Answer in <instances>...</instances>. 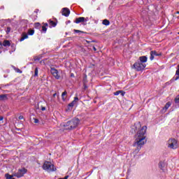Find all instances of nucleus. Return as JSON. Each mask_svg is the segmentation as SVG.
<instances>
[{"label": "nucleus", "mask_w": 179, "mask_h": 179, "mask_svg": "<svg viewBox=\"0 0 179 179\" xmlns=\"http://www.w3.org/2000/svg\"><path fill=\"white\" fill-rule=\"evenodd\" d=\"M148 129V127L143 126L141 124V122H136L133 126H131L132 132H136L135 135V141L134 145L137 146L138 152L141 150V148L146 143V131Z\"/></svg>", "instance_id": "obj_1"}, {"label": "nucleus", "mask_w": 179, "mask_h": 179, "mask_svg": "<svg viewBox=\"0 0 179 179\" xmlns=\"http://www.w3.org/2000/svg\"><path fill=\"white\" fill-rule=\"evenodd\" d=\"M169 149H177L178 148V141L176 138H170L166 143Z\"/></svg>", "instance_id": "obj_2"}, {"label": "nucleus", "mask_w": 179, "mask_h": 179, "mask_svg": "<svg viewBox=\"0 0 179 179\" xmlns=\"http://www.w3.org/2000/svg\"><path fill=\"white\" fill-rule=\"evenodd\" d=\"M43 169L48 173H51V171H55L57 170V168L54 166V164L50 162H45L43 166Z\"/></svg>", "instance_id": "obj_3"}, {"label": "nucleus", "mask_w": 179, "mask_h": 179, "mask_svg": "<svg viewBox=\"0 0 179 179\" xmlns=\"http://www.w3.org/2000/svg\"><path fill=\"white\" fill-rule=\"evenodd\" d=\"M27 173V169L24 168H22L21 169H19L17 173H13L14 177H17V178H20V177H23L24 174Z\"/></svg>", "instance_id": "obj_4"}, {"label": "nucleus", "mask_w": 179, "mask_h": 179, "mask_svg": "<svg viewBox=\"0 0 179 179\" xmlns=\"http://www.w3.org/2000/svg\"><path fill=\"white\" fill-rule=\"evenodd\" d=\"M134 67L138 71H143V69L146 68V64L141 62H136L134 64Z\"/></svg>", "instance_id": "obj_5"}, {"label": "nucleus", "mask_w": 179, "mask_h": 179, "mask_svg": "<svg viewBox=\"0 0 179 179\" xmlns=\"http://www.w3.org/2000/svg\"><path fill=\"white\" fill-rule=\"evenodd\" d=\"M70 122V125L71 127V129H75V128H76V127H78V125H79L80 120H79V119L78 118H74L71 120L69 121Z\"/></svg>", "instance_id": "obj_6"}, {"label": "nucleus", "mask_w": 179, "mask_h": 179, "mask_svg": "<svg viewBox=\"0 0 179 179\" xmlns=\"http://www.w3.org/2000/svg\"><path fill=\"white\" fill-rule=\"evenodd\" d=\"M50 73L55 78V79H59V75L58 74V70L55 69V68L50 69Z\"/></svg>", "instance_id": "obj_7"}, {"label": "nucleus", "mask_w": 179, "mask_h": 179, "mask_svg": "<svg viewBox=\"0 0 179 179\" xmlns=\"http://www.w3.org/2000/svg\"><path fill=\"white\" fill-rule=\"evenodd\" d=\"M89 20V17L85 18V17H80L76 19L75 22L77 24L83 23V22H87Z\"/></svg>", "instance_id": "obj_8"}, {"label": "nucleus", "mask_w": 179, "mask_h": 179, "mask_svg": "<svg viewBox=\"0 0 179 179\" xmlns=\"http://www.w3.org/2000/svg\"><path fill=\"white\" fill-rule=\"evenodd\" d=\"M61 127L62 128H64V129H72V127H71V122L69 121L62 124Z\"/></svg>", "instance_id": "obj_9"}, {"label": "nucleus", "mask_w": 179, "mask_h": 179, "mask_svg": "<svg viewBox=\"0 0 179 179\" xmlns=\"http://www.w3.org/2000/svg\"><path fill=\"white\" fill-rule=\"evenodd\" d=\"M70 13H71V10H69V9L68 8H62L63 16H66V17H68V16H69Z\"/></svg>", "instance_id": "obj_10"}, {"label": "nucleus", "mask_w": 179, "mask_h": 179, "mask_svg": "<svg viewBox=\"0 0 179 179\" xmlns=\"http://www.w3.org/2000/svg\"><path fill=\"white\" fill-rule=\"evenodd\" d=\"M159 167L162 170V171H166V162H160L159 164Z\"/></svg>", "instance_id": "obj_11"}, {"label": "nucleus", "mask_w": 179, "mask_h": 179, "mask_svg": "<svg viewBox=\"0 0 179 179\" xmlns=\"http://www.w3.org/2000/svg\"><path fill=\"white\" fill-rule=\"evenodd\" d=\"M77 101H79V98H78V96H76L75 98H74V100L71 102V103H70L69 104V107H73V106H75V104H76V102Z\"/></svg>", "instance_id": "obj_12"}, {"label": "nucleus", "mask_w": 179, "mask_h": 179, "mask_svg": "<svg viewBox=\"0 0 179 179\" xmlns=\"http://www.w3.org/2000/svg\"><path fill=\"white\" fill-rule=\"evenodd\" d=\"M170 106H171V103H166L165 106L162 109V113H166V111H167V110H169V108H170Z\"/></svg>", "instance_id": "obj_13"}, {"label": "nucleus", "mask_w": 179, "mask_h": 179, "mask_svg": "<svg viewBox=\"0 0 179 179\" xmlns=\"http://www.w3.org/2000/svg\"><path fill=\"white\" fill-rule=\"evenodd\" d=\"M47 27H48V23H47V22L43 23L42 31H43V33H46Z\"/></svg>", "instance_id": "obj_14"}, {"label": "nucleus", "mask_w": 179, "mask_h": 179, "mask_svg": "<svg viewBox=\"0 0 179 179\" xmlns=\"http://www.w3.org/2000/svg\"><path fill=\"white\" fill-rule=\"evenodd\" d=\"M139 60L141 62V64H143V62H148V57L141 56L139 57Z\"/></svg>", "instance_id": "obj_15"}, {"label": "nucleus", "mask_w": 179, "mask_h": 179, "mask_svg": "<svg viewBox=\"0 0 179 179\" xmlns=\"http://www.w3.org/2000/svg\"><path fill=\"white\" fill-rule=\"evenodd\" d=\"M3 47H10V42H9V41H8V40H5L3 42Z\"/></svg>", "instance_id": "obj_16"}, {"label": "nucleus", "mask_w": 179, "mask_h": 179, "mask_svg": "<svg viewBox=\"0 0 179 179\" xmlns=\"http://www.w3.org/2000/svg\"><path fill=\"white\" fill-rule=\"evenodd\" d=\"M49 24L50 27H55L57 26V23L51 20H49Z\"/></svg>", "instance_id": "obj_17"}, {"label": "nucleus", "mask_w": 179, "mask_h": 179, "mask_svg": "<svg viewBox=\"0 0 179 179\" xmlns=\"http://www.w3.org/2000/svg\"><path fill=\"white\" fill-rule=\"evenodd\" d=\"M150 54V61H153L155 59V50L151 51Z\"/></svg>", "instance_id": "obj_18"}, {"label": "nucleus", "mask_w": 179, "mask_h": 179, "mask_svg": "<svg viewBox=\"0 0 179 179\" xmlns=\"http://www.w3.org/2000/svg\"><path fill=\"white\" fill-rule=\"evenodd\" d=\"M26 38H29V36L26 34H23L20 41H24V40H26Z\"/></svg>", "instance_id": "obj_19"}, {"label": "nucleus", "mask_w": 179, "mask_h": 179, "mask_svg": "<svg viewBox=\"0 0 179 179\" xmlns=\"http://www.w3.org/2000/svg\"><path fill=\"white\" fill-rule=\"evenodd\" d=\"M66 91H64L62 94V99L64 101H65V100H66V97L65 96H66Z\"/></svg>", "instance_id": "obj_20"}, {"label": "nucleus", "mask_w": 179, "mask_h": 179, "mask_svg": "<svg viewBox=\"0 0 179 179\" xmlns=\"http://www.w3.org/2000/svg\"><path fill=\"white\" fill-rule=\"evenodd\" d=\"M102 23L105 26H109L110 25V21H108V20H103Z\"/></svg>", "instance_id": "obj_21"}, {"label": "nucleus", "mask_w": 179, "mask_h": 179, "mask_svg": "<svg viewBox=\"0 0 179 179\" xmlns=\"http://www.w3.org/2000/svg\"><path fill=\"white\" fill-rule=\"evenodd\" d=\"M28 34H29V36H33V34H34V29H29Z\"/></svg>", "instance_id": "obj_22"}, {"label": "nucleus", "mask_w": 179, "mask_h": 179, "mask_svg": "<svg viewBox=\"0 0 179 179\" xmlns=\"http://www.w3.org/2000/svg\"><path fill=\"white\" fill-rule=\"evenodd\" d=\"M5 99H6V95L5 94L0 95V100H5Z\"/></svg>", "instance_id": "obj_23"}, {"label": "nucleus", "mask_w": 179, "mask_h": 179, "mask_svg": "<svg viewBox=\"0 0 179 179\" xmlns=\"http://www.w3.org/2000/svg\"><path fill=\"white\" fill-rule=\"evenodd\" d=\"M10 30H11L10 27H8L6 28V32L7 33V34H9V33H10Z\"/></svg>", "instance_id": "obj_24"}, {"label": "nucleus", "mask_w": 179, "mask_h": 179, "mask_svg": "<svg viewBox=\"0 0 179 179\" xmlns=\"http://www.w3.org/2000/svg\"><path fill=\"white\" fill-rule=\"evenodd\" d=\"M74 33H85L83 31L78 30V29H74L73 30Z\"/></svg>", "instance_id": "obj_25"}, {"label": "nucleus", "mask_w": 179, "mask_h": 179, "mask_svg": "<svg viewBox=\"0 0 179 179\" xmlns=\"http://www.w3.org/2000/svg\"><path fill=\"white\" fill-rule=\"evenodd\" d=\"M34 76H38V69L37 68L35 69Z\"/></svg>", "instance_id": "obj_26"}, {"label": "nucleus", "mask_w": 179, "mask_h": 179, "mask_svg": "<svg viewBox=\"0 0 179 179\" xmlns=\"http://www.w3.org/2000/svg\"><path fill=\"white\" fill-rule=\"evenodd\" d=\"M155 52L154 54L155 57H159L160 55H162V53L158 54L157 52H156V50H155Z\"/></svg>", "instance_id": "obj_27"}, {"label": "nucleus", "mask_w": 179, "mask_h": 179, "mask_svg": "<svg viewBox=\"0 0 179 179\" xmlns=\"http://www.w3.org/2000/svg\"><path fill=\"white\" fill-rule=\"evenodd\" d=\"M120 93H121V90H119V91H117V92H114V95L115 96H118V94H120Z\"/></svg>", "instance_id": "obj_28"}, {"label": "nucleus", "mask_w": 179, "mask_h": 179, "mask_svg": "<svg viewBox=\"0 0 179 179\" xmlns=\"http://www.w3.org/2000/svg\"><path fill=\"white\" fill-rule=\"evenodd\" d=\"M34 124H38V119L34 118Z\"/></svg>", "instance_id": "obj_29"}, {"label": "nucleus", "mask_w": 179, "mask_h": 179, "mask_svg": "<svg viewBox=\"0 0 179 179\" xmlns=\"http://www.w3.org/2000/svg\"><path fill=\"white\" fill-rule=\"evenodd\" d=\"M176 75H178V76H179V65L178 66V69L176 70Z\"/></svg>", "instance_id": "obj_30"}, {"label": "nucleus", "mask_w": 179, "mask_h": 179, "mask_svg": "<svg viewBox=\"0 0 179 179\" xmlns=\"http://www.w3.org/2000/svg\"><path fill=\"white\" fill-rule=\"evenodd\" d=\"M15 71H16V72H17V73H22L21 70L19 69H15Z\"/></svg>", "instance_id": "obj_31"}, {"label": "nucleus", "mask_w": 179, "mask_h": 179, "mask_svg": "<svg viewBox=\"0 0 179 179\" xmlns=\"http://www.w3.org/2000/svg\"><path fill=\"white\" fill-rule=\"evenodd\" d=\"M120 94H121V96H124L125 92L124 91L121 90Z\"/></svg>", "instance_id": "obj_32"}, {"label": "nucleus", "mask_w": 179, "mask_h": 179, "mask_svg": "<svg viewBox=\"0 0 179 179\" xmlns=\"http://www.w3.org/2000/svg\"><path fill=\"white\" fill-rule=\"evenodd\" d=\"M41 110L42 111H45V107L41 106Z\"/></svg>", "instance_id": "obj_33"}, {"label": "nucleus", "mask_w": 179, "mask_h": 179, "mask_svg": "<svg viewBox=\"0 0 179 179\" xmlns=\"http://www.w3.org/2000/svg\"><path fill=\"white\" fill-rule=\"evenodd\" d=\"M18 120H23V116L20 115V116L18 117Z\"/></svg>", "instance_id": "obj_34"}, {"label": "nucleus", "mask_w": 179, "mask_h": 179, "mask_svg": "<svg viewBox=\"0 0 179 179\" xmlns=\"http://www.w3.org/2000/svg\"><path fill=\"white\" fill-rule=\"evenodd\" d=\"M0 121H3V117L0 116Z\"/></svg>", "instance_id": "obj_35"}, {"label": "nucleus", "mask_w": 179, "mask_h": 179, "mask_svg": "<svg viewBox=\"0 0 179 179\" xmlns=\"http://www.w3.org/2000/svg\"><path fill=\"white\" fill-rule=\"evenodd\" d=\"M3 43H2V42H0V48H2V46H3Z\"/></svg>", "instance_id": "obj_36"}, {"label": "nucleus", "mask_w": 179, "mask_h": 179, "mask_svg": "<svg viewBox=\"0 0 179 179\" xmlns=\"http://www.w3.org/2000/svg\"><path fill=\"white\" fill-rule=\"evenodd\" d=\"M93 50H94V51H97V49H96V47H93Z\"/></svg>", "instance_id": "obj_37"}, {"label": "nucleus", "mask_w": 179, "mask_h": 179, "mask_svg": "<svg viewBox=\"0 0 179 179\" xmlns=\"http://www.w3.org/2000/svg\"><path fill=\"white\" fill-rule=\"evenodd\" d=\"M178 79H179V77L177 76V77L175 78V80H178Z\"/></svg>", "instance_id": "obj_38"}, {"label": "nucleus", "mask_w": 179, "mask_h": 179, "mask_svg": "<svg viewBox=\"0 0 179 179\" xmlns=\"http://www.w3.org/2000/svg\"><path fill=\"white\" fill-rule=\"evenodd\" d=\"M68 176H65L64 178V179H68Z\"/></svg>", "instance_id": "obj_39"}, {"label": "nucleus", "mask_w": 179, "mask_h": 179, "mask_svg": "<svg viewBox=\"0 0 179 179\" xmlns=\"http://www.w3.org/2000/svg\"><path fill=\"white\" fill-rule=\"evenodd\" d=\"M55 96H57V93H55V94H53V97H55Z\"/></svg>", "instance_id": "obj_40"}, {"label": "nucleus", "mask_w": 179, "mask_h": 179, "mask_svg": "<svg viewBox=\"0 0 179 179\" xmlns=\"http://www.w3.org/2000/svg\"><path fill=\"white\" fill-rule=\"evenodd\" d=\"M58 179H64V178H58Z\"/></svg>", "instance_id": "obj_41"}, {"label": "nucleus", "mask_w": 179, "mask_h": 179, "mask_svg": "<svg viewBox=\"0 0 179 179\" xmlns=\"http://www.w3.org/2000/svg\"><path fill=\"white\" fill-rule=\"evenodd\" d=\"M177 13H179V11H178Z\"/></svg>", "instance_id": "obj_42"}, {"label": "nucleus", "mask_w": 179, "mask_h": 179, "mask_svg": "<svg viewBox=\"0 0 179 179\" xmlns=\"http://www.w3.org/2000/svg\"><path fill=\"white\" fill-rule=\"evenodd\" d=\"M37 24H40V23H37Z\"/></svg>", "instance_id": "obj_43"}, {"label": "nucleus", "mask_w": 179, "mask_h": 179, "mask_svg": "<svg viewBox=\"0 0 179 179\" xmlns=\"http://www.w3.org/2000/svg\"><path fill=\"white\" fill-rule=\"evenodd\" d=\"M178 34H179V32L178 33Z\"/></svg>", "instance_id": "obj_44"}]
</instances>
